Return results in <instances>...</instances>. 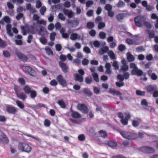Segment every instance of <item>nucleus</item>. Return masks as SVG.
<instances>
[{"instance_id": "obj_1", "label": "nucleus", "mask_w": 158, "mask_h": 158, "mask_svg": "<svg viewBox=\"0 0 158 158\" xmlns=\"http://www.w3.org/2000/svg\"><path fill=\"white\" fill-rule=\"evenodd\" d=\"M18 146V149L22 152L29 153L32 150V147L31 145L23 142H19Z\"/></svg>"}, {"instance_id": "obj_2", "label": "nucleus", "mask_w": 158, "mask_h": 158, "mask_svg": "<svg viewBox=\"0 0 158 158\" xmlns=\"http://www.w3.org/2000/svg\"><path fill=\"white\" fill-rule=\"evenodd\" d=\"M120 134L124 138L130 140H135L138 138L137 134L131 132L121 131Z\"/></svg>"}, {"instance_id": "obj_3", "label": "nucleus", "mask_w": 158, "mask_h": 158, "mask_svg": "<svg viewBox=\"0 0 158 158\" xmlns=\"http://www.w3.org/2000/svg\"><path fill=\"white\" fill-rule=\"evenodd\" d=\"M134 20L135 26L140 27L143 25L145 19L143 16L139 15L135 17Z\"/></svg>"}, {"instance_id": "obj_4", "label": "nucleus", "mask_w": 158, "mask_h": 158, "mask_svg": "<svg viewBox=\"0 0 158 158\" xmlns=\"http://www.w3.org/2000/svg\"><path fill=\"white\" fill-rule=\"evenodd\" d=\"M6 110L8 113L13 114H15L18 111V109L10 105H6Z\"/></svg>"}, {"instance_id": "obj_5", "label": "nucleus", "mask_w": 158, "mask_h": 158, "mask_svg": "<svg viewBox=\"0 0 158 158\" xmlns=\"http://www.w3.org/2000/svg\"><path fill=\"white\" fill-rule=\"evenodd\" d=\"M15 53L18 58L21 60L26 62L28 60V58L27 56L17 50L15 51Z\"/></svg>"}, {"instance_id": "obj_6", "label": "nucleus", "mask_w": 158, "mask_h": 158, "mask_svg": "<svg viewBox=\"0 0 158 158\" xmlns=\"http://www.w3.org/2000/svg\"><path fill=\"white\" fill-rule=\"evenodd\" d=\"M77 109L84 114H87L89 110L87 106L84 104H78L77 105Z\"/></svg>"}, {"instance_id": "obj_7", "label": "nucleus", "mask_w": 158, "mask_h": 158, "mask_svg": "<svg viewBox=\"0 0 158 158\" xmlns=\"http://www.w3.org/2000/svg\"><path fill=\"white\" fill-rule=\"evenodd\" d=\"M141 150L144 152L148 154L153 153L155 152V149L153 148L148 146L143 147L141 148Z\"/></svg>"}, {"instance_id": "obj_8", "label": "nucleus", "mask_w": 158, "mask_h": 158, "mask_svg": "<svg viewBox=\"0 0 158 158\" xmlns=\"http://www.w3.org/2000/svg\"><path fill=\"white\" fill-rule=\"evenodd\" d=\"M124 114L125 116V118L121 119V123L124 125H127L128 123V121L130 119L131 116L129 112L125 113Z\"/></svg>"}, {"instance_id": "obj_9", "label": "nucleus", "mask_w": 158, "mask_h": 158, "mask_svg": "<svg viewBox=\"0 0 158 158\" xmlns=\"http://www.w3.org/2000/svg\"><path fill=\"white\" fill-rule=\"evenodd\" d=\"M130 77V74L128 72H125L123 73V75L118 74L117 76V79L119 80V81H123L124 80L128 79Z\"/></svg>"}, {"instance_id": "obj_10", "label": "nucleus", "mask_w": 158, "mask_h": 158, "mask_svg": "<svg viewBox=\"0 0 158 158\" xmlns=\"http://www.w3.org/2000/svg\"><path fill=\"white\" fill-rule=\"evenodd\" d=\"M56 80L63 87H64L67 85L66 81L62 75L60 74L58 75L56 77Z\"/></svg>"}, {"instance_id": "obj_11", "label": "nucleus", "mask_w": 158, "mask_h": 158, "mask_svg": "<svg viewBox=\"0 0 158 158\" xmlns=\"http://www.w3.org/2000/svg\"><path fill=\"white\" fill-rule=\"evenodd\" d=\"M147 91L150 93H152L155 90L158 89L157 86L156 85H148L145 87Z\"/></svg>"}, {"instance_id": "obj_12", "label": "nucleus", "mask_w": 158, "mask_h": 158, "mask_svg": "<svg viewBox=\"0 0 158 158\" xmlns=\"http://www.w3.org/2000/svg\"><path fill=\"white\" fill-rule=\"evenodd\" d=\"M109 92L110 94L114 95H116L117 96H119V98L121 100H123V98L121 96L122 94L119 91L116 90L114 89L110 88L109 89Z\"/></svg>"}, {"instance_id": "obj_13", "label": "nucleus", "mask_w": 158, "mask_h": 158, "mask_svg": "<svg viewBox=\"0 0 158 158\" xmlns=\"http://www.w3.org/2000/svg\"><path fill=\"white\" fill-rule=\"evenodd\" d=\"M132 75H136L137 76H141L143 75V71L138 69V67L135 69H132L131 72Z\"/></svg>"}, {"instance_id": "obj_14", "label": "nucleus", "mask_w": 158, "mask_h": 158, "mask_svg": "<svg viewBox=\"0 0 158 158\" xmlns=\"http://www.w3.org/2000/svg\"><path fill=\"white\" fill-rule=\"evenodd\" d=\"M25 69L26 71L30 75L33 77L36 76V72L31 67L29 66H26L25 67Z\"/></svg>"}, {"instance_id": "obj_15", "label": "nucleus", "mask_w": 158, "mask_h": 158, "mask_svg": "<svg viewBox=\"0 0 158 158\" xmlns=\"http://www.w3.org/2000/svg\"><path fill=\"white\" fill-rule=\"evenodd\" d=\"M59 64L64 73H66L68 72L69 67L65 63L60 61L59 62Z\"/></svg>"}, {"instance_id": "obj_16", "label": "nucleus", "mask_w": 158, "mask_h": 158, "mask_svg": "<svg viewBox=\"0 0 158 158\" xmlns=\"http://www.w3.org/2000/svg\"><path fill=\"white\" fill-rule=\"evenodd\" d=\"M141 4L143 7H145L146 10L148 11H151L154 9L152 6L148 5V2L146 1H143L141 2Z\"/></svg>"}, {"instance_id": "obj_17", "label": "nucleus", "mask_w": 158, "mask_h": 158, "mask_svg": "<svg viewBox=\"0 0 158 158\" xmlns=\"http://www.w3.org/2000/svg\"><path fill=\"white\" fill-rule=\"evenodd\" d=\"M63 12L64 14L67 16L69 18H72L74 16L73 13L71 10L68 9H63Z\"/></svg>"}, {"instance_id": "obj_18", "label": "nucleus", "mask_w": 158, "mask_h": 158, "mask_svg": "<svg viewBox=\"0 0 158 158\" xmlns=\"http://www.w3.org/2000/svg\"><path fill=\"white\" fill-rule=\"evenodd\" d=\"M79 21L77 20H74L72 21L68 20L67 21V23L70 25L72 27H77L79 24Z\"/></svg>"}, {"instance_id": "obj_19", "label": "nucleus", "mask_w": 158, "mask_h": 158, "mask_svg": "<svg viewBox=\"0 0 158 158\" xmlns=\"http://www.w3.org/2000/svg\"><path fill=\"white\" fill-rule=\"evenodd\" d=\"M105 68L106 69L105 73L108 75L111 74L112 71L111 69V65L110 63H106L105 65Z\"/></svg>"}, {"instance_id": "obj_20", "label": "nucleus", "mask_w": 158, "mask_h": 158, "mask_svg": "<svg viewBox=\"0 0 158 158\" xmlns=\"http://www.w3.org/2000/svg\"><path fill=\"white\" fill-rule=\"evenodd\" d=\"M141 104L142 106H147L145 108V109L148 110H151L152 107L150 106H148V102H147L146 99H142L141 101Z\"/></svg>"}, {"instance_id": "obj_21", "label": "nucleus", "mask_w": 158, "mask_h": 158, "mask_svg": "<svg viewBox=\"0 0 158 158\" xmlns=\"http://www.w3.org/2000/svg\"><path fill=\"white\" fill-rule=\"evenodd\" d=\"M146 32L148 35L150 39H152L155 37V31L153 30H147Z\"/></svg>"}, {"instance_id": "obj_22", "label": "nucleus", "mask_w": 158, "mask_h": 158, "mask_svg": "<svg viewBox=\"0 0 158 158\" xmlns=\"http://www.w3.org/2000/svg\"><path fill=\"white\" fill-rule=\"evenodd\" d=\"M137 120H133L132 121V126L135 127H138L139 125V123L141 121L140 118H137Z\"/></svg>"}, {"instance_id": "obj_23", "label": "nucleus", "mask_w": 158, "mask_h": 158, "mask_svg": "<svg viewBox=\"0 0 158 158\" xmlns=\"http://www.w3.org/2000/svg\"><path fill=\"white\" fill-rule=\"evenodd\" d=\"M11 26L10 24H8L6 26V29L7 31V33L10 36L12 37L13 35V33L11 32Z\"/></svg>"}, {"instance_id": "obj_24", "label": "nucleus", "mask_w": 158, "mask_h": 158, "mask_svg": "<svg viewBox=\"0 0 158 158\" xmlns=\"http://www.w3.org/2000/svg\"><path fill=\"white\" fill-rule=\"evenodd\" d=\"M75 77L76 80L80 82H82L83 81V76L78 73H76L75 75Z\"/></svg>"}, {"instance_id": "obj_25", "label": "nucleus", "mask_w": 158, "mask_h": 158, "mask_svg": "<svg viewBox=\"0 0 158 158\" xmlns=\"http://www.w3.org/2000/svg\"><path fill=\"white\" fill-rule=\"evenodd\" d=\"M27 27V33L32 34H35V33L34 27L33 26H30Z\"/></svg>"}, {"instance_id": "obj_26", "label": "nucleus", "mask_w": 158, "mask_h": 158, "mask_svg": "<svg viewBox=\"0 0 158 158\" xmlns=\"http://www.w3.org/2000/svg\"><path fill=\"white\" fill-rule=\"evenodd\" d=\"M80 38V36L77 33H73L71 35L70 39L73 40H75L77 39L79 40Z\"/></svg>"}, {"instance_id": "obj_27", "label": "nucleus", "mask_w": 158, "mask_h": 158, "mask_svg": "<svg viewBox=\"0 0 158 158\" xmlns=\"http://www.w3.org/2000/svg\"><path fill=\"white\" fill-rule=\"evenodd\" d=\"M17 97L19 98L22 99L23 101H24L27 98V96L26 94L23 93L22 92L20 94H19L16 95Z\"/></svg>"}, {"instance_id": "obj_28", "label": "nucleus", "mask_w": 158, "mask_h": 158, "mask_svg": "<svg viewBox=\"0 0 158 158\" xmlns=\"http://www.w3.org/2000/svg\"><path fill=\"white\" fill-rule=\"evenodd\" d=\"M72 117L74 118H80L81 117V114L78 112L73 111L71 114Z\"/></svg>"}, {"instance_id": "obj_29", "label": "nucleus", "mask_w": 158, "mask_h": 158, "mask_svg": "<svg viewBox=\"0 0 158 158\" xmlns=\"http://www.w3.org/2000/svg\"><path fill=\"white\" fill-rule=\"evenodd\" d=\"M14 89L16 95H17L21 91V89L20 86L15 85H14Z\"/></svg>"}, {"instance_id": "obj_30", "label": "nucleus", "mask_w": 158, "mask_h": 158, "mask_svg": "<svg viewBox=\"0 0 158 158\" xmlns=\"http://www.w3.org/2000/svg\"><path fill=\"white\" fill-rule=\"evenodd\" d=\"M1 139V142L3 144H7L9 142V140L6 135V136L3 135Z\"/></svg>"}, {"instance_id": "obj_31", "label": "nucleus", "mask_w": 158, "mask_h": 158, "mask_svg": "<svg viewBox=\"0 0 158 158\" xmlns=\"http://www.w3.org/2000/svg\"><path fill=\"white\" fill-rule=\"evenodd\" d=\"M23 90L26 94H28L32 90L28 85H26L23 88Z\"/></svg>"}, {"instance_id": "obj_32", "label": "nucleus", "mask_w": 158, "mask_h": 158, "mask_svg": "<svg viewBox=\"0 0 158 158\" xmlns=\"http://www.w3.org/2000/svg\"><path fill=\"white\" fill-rule=\"evenodd\" d=\"M83 92L87 96H91L93 94L90 90V89L88 88H85L83 90Z\"/></svg>"}, {"instance_id": "obj_33", "label": "nucleus", "mask_w": 158, "mask_h": 158, "mask_svg": "<svg viewBox=\"0 0 158 158\" xmlns=\"http://www.w3.org/2000/svg\"><path fill=\"white\" fill-rule=\"evenodd\" d=\"M127 58L128 61L129 62L133 61L135 59L134 56L129 52H128L127 54Z\"/></svg>"}, {"instance_id": "obj_34", "label": "nucleus", "mask_w": 158, "mask_h": 158, "mask_svg": "<svg viewBox=\"0 0 158 158\" xmlns=\"http://www.w3.org/2000/svg\"><path fill=\"white\" fill-rule=\"evenodd\" d=\"M15 102L17 106L20 109H23L24 108L25 106L21 101L17 100L15 101Z\"/></svg>"}, {"instance_id": "obj_35", "label": "nucleus", "mask_w": 158, "mask_h": 158, "mask_svg": "<svg viewBox=\"0 0 158 158\" xmlns=\"http://www.w3.org/2000/svg\"><path fill=\"white\" fill-rule=\"evenodd\" d=\"M98 133L100 136L103 138H106L107 136V134L105 131L102 130L99 131Z\"/></svg>"}, {"instance_id": "obj_36", "label": "nucleus", "mask_w": 158, "mask_h": 158, "mask_svg": "<svg viewBox=\"0 0 158 158\" xmlns=\"http://www.w3.org/2000/svg\"><path fill=\"white\" fill-rule=\"evenodd\" d=\"M108 55L110 57V59L112 60L113 59H116V57L114 54V53L113 52L111 51H110L108 53Z\"/></svg>"}, {"instance_id": "obj_37", "label": "nucleus", "mask_w": 158, "mask_h": 158, "mask_svg": "<svg viewBox=\"0 0 158 158\" xmlns=\"http://www.w3.org/2000/svg\"><path fill=\"white\" fill-rule=\"evenodd\" d=\"M107 144L111 147H116L117 146V144L116 142L112 141H108Z\"/></svg>"}, {"instance_id": "obj_38", "label": "nucleus", "mask_w": 158, "mask_h": 158, "mask_svg": "<svg viewBox=\"0 0 158 158\" xmlns=\"http://www.w3.org/2000/svg\"><path fill=\"white\" fill-rule=\"evenodd\" d=\"M95 26L94 22H89L87 23L86 27L88 29H91L93 28Z\"/></svg>"}, {"instance_id": "obj_39", "label": "nucleus", "mask_w": 158, "mask_h": 158, "mask_svg": "<svg viewBox=\"0 0 158 158\" xmlns=\"http://www.w3.org/2000/svg\"><path fill=\"white\" fill-rule=\"evenodd\" d=\"M47 31L44 27H41L39 31V34L41 35L44 34V33H46Z\"/></svg>"}, {"instance_id": "obj_40", "label": "nucleus", "mask_w": 158, "mask_h": 158, "mask_svg": "<svg viewBox=\"0 0 158 158\" xmlns=\"http://www.w3.org/2000/svg\"><path fill=\"white\" fill-rule=\"evenodd\" d=\"M3 55L4 56L7 58H9L10 56V54L9 52L6 50H4L3 52Z\"/></svg>"}, {"instance_id": "obj_41", "label": "nucleus", "mask_w": 158, "mask_h": 158, "mask_svg": "<svg viewBox=\"0 0 158 158\" xmlns=\"http://www.w3.org/2000/svg\"><path fill=\"white\" fill-rule=\"evenodd\" d=\"M45 50L46 52L48 55H53L52 51L51 50V48L48 47H46L45 48Z\"/></svg>"}, {"instance_id": "obj_42", "label": "nucleus", "mask_w": 158, "mask_h": 158, "mask_svg": "<svg viewBox=\"0 0 158 158\" xmlns=\"http://www.w3.org/2000/svg\"><path fill=\"white\" fill-rule=\"evenodd\" d=\"M30 94V97L32 98H34L37 95L36 92L35 90H32Z\"/></svg>"}, {"instance_id": "obj_43", "label": "nucleus", "mask_w": 158, "mask_h": 158, "mask_svg": "<svg viewBox=\"0 0 158 158\" xmlns=\"http://www.w3.org/2000/svg\"><path fill=\"white\" fill-rule=\"evenodd\" d=\"M124 15L123 14H119L117 15L116 16V18L118 20L121 22L123 19Z\"/></svg>"}, {"instance_id": "obj_44", "label": "nucleus", "mask_w": 158, "mask_h": 158, "mask_svg": "<svg viewBox=\"0 0 158 158\" xmlns=\"http://www.w3.org/2000/svg\"><path fill=\"white\" fill-rule=\"evenodd\" d=\"M58 103L62 108H64L66 107L65 104L63 100H60L58 102Z\"/></svg>"}, {"instance_id": "obj_45", "label": "nucleus", "mask_w": 158, "mask_h": 158, "mask_svg": "<svg viewBox=\"0 0 158 158\" xmlns=\"http://www.w3.org/2000/svg\"><path fill=\"white\" fill-rule=\"evenodd\" d=\"M136 94L137 95L144 96L145 95V92L144 91H141L139 90H137L136 91Z\"/></svg>"}, {"instance_id": "obj_46", "label": "nucleus", "mask_w": 158, "mask_h": 158, "mask_svg": "<svg viewBox=\"0 0 158 158\" xmlns=\"http://www.w3.org/2000/svg\"><path fill=\"white\" fill-rule=\"evenodd\" d=\"M125 3L121 0H119L117 6L118 8H121L124 7L125 6Z\"/></svg>"}, {"instance_id": "obj_47", "label": "nucleus", "mask_w": 158, "mask_h": 158, "mask_svg": "<svg viewBox=\"0 0 158 158\" xmlns=\"http://www.w3.org/2000/svg\"><path fill=\"white\" fill-rule=\"evenodd\" d=\"M40 40L41 43L43 44H45L47 42V39L44 36L41 37L40 39Z\"/></svg>"}, {"instance_id": "obj_48", "label": "nucleus", "mask_w": 158, "mask_h": 158, "mask_svg": "<svg viewBox=\"0 0 158 158\" xmlns=\"http://www.w3.org/2000/svg\"><path fill=\"white\" fill-rule=\"evenodd\" d=\"M143 25H144L148 29H151L152 28V26L151 24L150 23L148 22L145 21Z\"/></svg>"}, {"instance_id": "obj_49", "label": "nucleus", "mask_w": 158, "mask_h": 158, "mask_svg": "<svg viewBox=\"0 0 158 158\" xmlns=\"http://www.w3.org/2000/svg\"><path fill=\"white\" fill-rule=\"evenodd\" d=\"M112 66L114 67V69L116 70L119 69V66L118 63L117 61H114L112 64Z\"/></svg>"}, {"instance_id": "obj_50", "label": "nucleus", "mask_w": 158, "mask_h": 158, "mask_svg": "<svg viewBox=\"0 0 158 158\" xmlns=\"http://www.w3.org/2000/svg\"><path fill=\"white\" fill-rule=\"evenodd\" d=\"M3 20H4L5 22L8 24L11 22V20L9 16H6L3 18Z\"/></svg>"}, {"instance_id": "obj_51", "label": "nucleus", "mask_w": 158, "mask_h": 158, "mask_svg": "<svg viewBox=\"0 0 158 158\" xmlns=\"http://www.w3.org/2000/svg\"><path fill=\"white\" fill-rule=\"evenodd\" d=\"M6 45L5 41H4L0 38V47L4 48L6 46Z\"/></svg>"}, {"instance_id": "obj_52", "label": "nucleus", "mask_w": 158, "mask_h": 158, "mask_svg": "<svg viewBox=\"0 0 158 158\" xmlns=\"http://www.w3.org/2000/svg\"><path fill=\"white\" fill-rule=\"evenodd\" d=\"M44 124L45 126L49 127L51 124V122L49 120L46 119L44 121Z\"/></svg>"}, {"instance_id": "obj_53", "label": "nucleus", "mask_w": 158, "mask_h": 158, "mask_svg": "<svg viewBox=\"0 0 158 158\" xmlns=\"http://www.w3.org/2000/svg\"><path fill=\"white\" fill-rule=\"evenodd\" d=\"M93 77L94 80L97 82H99V79L98 78V76L97 73H94L93 75Z\"/></svg>"}, {"instance_id": "obj_54", "label": "nucleus", "mask_w": 158, "mask_h": 158, "mask_svg": "<svg viewBox=\"0 0 158 158\" xmlns=\"http://www.w3.org/2000/svg\"><path fill=\"white\" fill-rule=\"evenodd\" d=\"M129 68L127 64L123 65L121 67V70L123 71H126L128 70Z\"/></svg>"}, {"instance_id": "obj_55", "label": "nucleus", "mask_w": 158, "mask_h": 158, "mask_svg": "<svg viewBox=\"0 0 158 158\" xmlns=\"http://www.w3.org/2000/svg\"><path fill=\"white\" fill-rule=\"evenodd\" d=\"M19 82L22 85H25V81L23 78H20L18 79Z\"/></svg>"}, {"instance_id": "obj_56", "label": "nucleus", "mask_w": 158, "mask_h": 158, "mask_svg": "<svg viewBox=\"0 0 158 158\" xmlns=\"http://www.w3.org/2000/svg\"><path fill=\"white\" fill-rule=\"evenodd\" d=\"M36 23L37 24H42L44 25H46V22L44 20L41 19V20H39L36 21Z\"/></svg>"}, {"instance_id": "obj_57", "label": "nucleus", "mask_w": 158, "mask_h": 158, "mask_svg": "<svg viewBox=\"0 0 158 158\" xmlns=\"http://www.w3.org/2000/svg\"><path fill=\"white\" fill-rule=\"evenodd\" d=\"M98 23V28L99 29H102L105 27V24L104 23L101 22Z\"/></svg>"}, {"instance_id": "obj_58", "label": "nucleus", "mask_w": 158, "mask_h": 158, "mask_svg": "<svg viewBox=\"0 0 158 158\" xmlns=\"http://www.w3.org/2000/svg\"><path fill=\"white\" fill-rule=\"evenodd\" d=\"M126 49L125 46L123 44H121L118 46V49L119 51L122 52Z\"/></svg>"}, {"instance_id": "obj_59", "label": "nucleus", "mask_w": 158, "mask_h": 158, "mask_svg": "<svg viewBox=\"0 0 158 158\" xmlns=\"http://www.w3.org/2000/svg\"><path fill=\"white\" fill-rule=\"evenodd\" d=\"M56 35V33L55 32H53L50 34V38L52 41H54L55 40V37Z\"/></svg>"}, {"instance_id": "obj_60", "label": "nucleus", "mask_w": 158, "mask_h": 158, "mask_svg": "<svg viewBox=\"0 0 158 158\" xmlns=\"http://www.w3.org/2000/svg\"><path fill=\"white\" fill-rule=\"evenodd\" d=\"M112 8V6L109 4H106L105 7V9L108 11L111 10Z\"/></svg>"}, {"instance_id": "obj_61", "label": "nucleus", "mask_w": 158, "mask_h": 158, "mask_svg": "<svg viewBox=\"0 0 158 158\" xmlns=\"http://www.w3.org/2000/svg\"><path fill=\"white\" fill-rule=\"evenodd\" d=\"M46 10V9L45 6H42L40 9V12L41 14L42 15H44Z\"/></svg>"}, {"instance_id": "obj_62", "label": "nucleus", "mask_w": 158, "mask_h": 158, "mask_svg": "<svg viewBox=\"0 0 158 158\" xmlns=\"http://www.w3.org/2000/svg\"><path fill=\"white\" fill-rule=\"evenodd\" d=\"M58 17L62 21H64L65 18L63 14L61 13H60L58 14Z\"/></svg>"}, {"instance_id": "obj_63", "label": "nucleus", "mask_w": 158, "mask_h": 158, "mask_svg": "<svg viewBox=\"0 0 158 158\" xmlns=\"http://www.w3.org/2000/svg\"><path fill=\"white\" fill-rule=\"evenodd\" d=\"M50 84L51 86H56L58 84L57 81L55 79H53L50 82Z\"/></svg>"}, {"instance_id": "obj_64", "label": "nucleus", "mask_w": 158, "mask_h": 158, "mask_svg": "<svg viewBox=\"0 0 158 158\" xmlns=\"http://www.w3.org/2000/svg\"><path fill=\"white\" fill-rule=\"evenodd\" d=\"M99 36L101 39H104L106 37V34L103 31L99 33Z\"/></svg>"}]
</instances>
